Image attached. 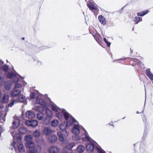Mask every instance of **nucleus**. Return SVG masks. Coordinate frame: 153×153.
<instances>
[{
    "label": "nucleus",
    "mask_w": 153,
    "mask_h": 153,
    "mask_svg": "<svg viewBox=\"0 0 153 153\" xmlns=\"http://www.w3.org/2000/svg\"><path fill=\"white\" fill-rule=\"evenodd\" d=\"M136 113H137V114H139V112H138V111H137V112H136Z\"/></svg>",
    "instance_id": "nucleus-46"
},
{
    "label": "nucleus",
    "mask_w": 153,
    "mask_h": 153,
    "mask_svg": "<svg viewBox=\"0 0 153 153\" xmlns=\"http://www.w3.org/2000/svg\"><path fill=\"white\" fill-rule=\"evenodd\" d=\"M31 120H27L26 121V124L28 126H31Z\"/></svg>",
    "instance_id": "nucleus-38"
},
{
    "label": "nucleus",
    "mask_w": 153,
    "mask_h": 153,
    "mask_svg": "<svg viewBox=\"0 0 153 153\" xmlns=\"http://www.w3.org/2000/svg\"><path fill=\"white\" fill-rule=\"evenodd\" d=\"M74 145L75 144L73 143L68 144L66 147L64 149V153H72L71 149Z\"/></svg>",
    "instance_id": "nucleus-9"
},
{
    "label": "nucleus",
    "mask_w": 153,
    "mask_h": 153,
    "mask_svg": "<svg viewBox=\"0 0 153 153\" xmlns=\"http://www.w3.org/2000/svg\"><path fill=\"white\" fill-rule=\"evenodd\" d=\"M2 108V106H0V108Z\"/></svg>",
    "instance_id": "nucleus-49"
},
{
    "label": "nucleus",
    "mask_w": 153,
    "mask_h": 153,
    "mask_svg": "<svg viewBox=\"0 0 153 153\" xmlns=\"http://www.w3.org/2000/svg\"><path fill=\"white\" fill-rule=\"evenodd\" d=\"M31 126L35 127L38 124V121L35 120H31Z\"/></svg>",
    "instance_id": "nucleus-34"
},
{
    "label": "nucleus",
    "mask_w": 153,
    "mask_h": 153,
    "mask_svg": "<svg viewBox=\"0 0 153 153\" xmlns=\"http://www.w3.org/2000/svg\"><path fill=\"white\" fill-rule=\"evenodd\" d=\"M109 124L110 125H112V123H109Z\"/></svg>",
    "instance_id": "nucleus-45"
},
{
    "label": "nucleus",
    "mask_w": 153,
    "mask_h": 153,
    "mask_svg": "<svg viewBox=\"0 0 153 153\" xmlns=\"http://www.w3.org/2000/svg\"><path fill=\"white\" fill-rule=\"evenodd\" d=\"M96 149L99 153H106L100 147H96Z\"/></svg>",
    "instance_id": "nucleus-36"
},
{
    "label": "nucleus",
    "mask_w": 153,
    "mask_h": 153,
    "mask_svg": "<svg viewBox=\"0 0 153 153\" xmlns=\"http://www.w3.org/2000/svg\"><path fill=\"white\" fill-rule=\"evenodd\" d=\"M11 86V82L10 81H8L5 82L4 87L5 89L7 90H10Z\"/></svg>",
    "instance_id": "nucleus-23"
},
{
    "label": "nucleus",
    "mask_w": 153,
    "mask_h": 153,
    "mask_svg": "<svg viewBox=\"0 0 153 153\" xmlns=\"http://www.w3.org/2000/svg\"><path fill=\"white\" fill-rule=\"evenodd\" d=\"M21 91L15 88L12 91L11 93V96L13 97H16L21 93Z\"/></svg>",
    "instance_id": "nucleus-12"
},
{
    "label": "nucleus",
    "mask_w": 153,
    "mask_h": 153,
    "mask_svg": "<svg viewBox=\"0 0 153 153\" xmlns=\"http://www.w3.org/2000/svg\"><path fill=\"white\" fill-rule=\"evenodd\" d=\"M104 42H105V43L107 44V45L108 47H109L111 45V43L108 42L106 40L105 38H104Z\"/></svg>",
    "instance_id": "nucleus-39"
},
{
    "label": "nucleus",
    "mask_w": 153,
    "mask_h": 153,
    "mask_svg": "<svg viewBox=\"0 0 153 153\" xmlns=\"http://www.w3.org/2000/svg\"><path fill=\"white\" fill-rule=\"evenodd\" d=\"M24 39H25V38H22V39H23V40Z\"/></svg>",
    "instance_id": "nucleus-48"
},
{
    "label": "nucleus",
    "mask_w": 153,
    "mask_h": 153,
    "mask_svg": "<svg viewBox=\"0 0 153 153\" xmlns=\"http://www.w3.org/2000/svg\"><path fill=\"white\" fill-rule=\"evenodd\" d=\"M2 68L5 71H7L8 69V66L7 65H4L2 67Z\"/></svg>",
    "instance_id": "nucleus-40"
},
{
    "label": "nucleus",
    "mask_w": 153,
    "mask_h": 153,
    "mask_svg": "<svg viewBox=\"0 0 153 153\" xmlns=\"http://www.w3.org/2000/svg\"><path fill=\"white\" fill-rule=\"evenodd\" d=\"M142 20L141 18L138 17H136L134 18V21L135 22V24H137L139 22L141 21Z\"/></svg>",
    "instance_id": "nucleus-35"
},
{
    "label": "nucleus",
    "mask_w": 153,
    "mask_h": 153,
    "mask_svg": "<svg viewBox=\"0 0 153 153\" xmlns=\"http://www.w3.org/2000/svg\"><path fill=\"white\" fill-rule=\"evenodd\" d=\"M32 136L30 135H26L25 137V140L27 142H30V141L32 140Z\"/></svg>",
    "instance_id": "nucleus-32"
},
{
    "label": "nucleus",
    "mask_w": 153,
    "mask_h": 153,
    "mask_svg": "<svg viewBox=\"0 0 153 153\" xmlns=\"http://www.w3.org/2000/svg\"><path fill=\"white\" fill-rule=\"evenodd\" d=\"M85 150V147L82 146L80 145L77 147V150L79 152L82 153Z\"/></svg>",
    "instance_id": "nucleus-28"
},
{
    "label": "nucleus",
    "mask_w": 153,
    "mask_h": 153,
    "mask_svg": "<svg viewBox=\"0 0 153 153\" xmlns=\"http://www.w3.org/2000/svg\"><path fill=\"white\" fill-rule=\"evenodd\" d=\"M37 118L39 120H42L44 119V115L41 112L38 113L37 114Z\"/></svg>",
    "instance_id": "nucleus-26"
},
{
    "label": "nucleus",
    "mask_w": 153,
    "mask_h": 153,
    "mask_svg": "<svg viewBox=\"0 0 153 153\" xmlns=\"http://www.w3.org/2000/svg\"><path fill=\"white\" fill-rule=\"evenodd\" d=\"M94 37L95 40L98 42H100L102 39V37L99 34H97L94 36Z\"/></svg>",
    "instance_id": "nucleus-31"
},
{
    "label": "nucleus",
    "mask_w": 153,
    "mask_h": 153,
    "mask_svg": "<svg viewBox=\"0 0 153 153\" xmlns=\"http://www.w3.org/2000/svg\"><path fill=\"white\" fill-rule=\"evenodd\" d=\"M14 120L13 123V128L14 129L16 128L19 125V120L17 117H16L14 118Z\"/></svg>",
    "instance_id": "nucleus-17"
},
{
    "label": "nucleus",
    "mask_w": 153,
    "mask_h": 153,
    "mask_svg": "<svg viewBox=\"0 0 153 153\" xmlns=\"http://www.w3.org/2000/svg\"><path fill=\"white\" fill-rule=\"evenodd\" d=\"M88 6L91 10H95L96 7L92 3L89 2L87 3Z\"/></svg>",
    "instance_id": "nucleus-27"
},
{
    "label": "nucleus",
    "mask_w": 153,
    "mask_h": 153,
    "mask_svg": "<svg viewBox=\"0 0 153 153\" xmlns=\"http://www.w3.org/2000/svg\"><path fill=\"white\" fill-rule=\"evenodd\" d=\"M7 77L14 79V81L16 82L15 83L14 88L17 89L22 87V84L19 82L16 74L14 73H9L7 75Z\"/></svg>",
    "instance_id": "nucleus-5"
},
{
    "label": "nucleus",
    "mask_w": 153,
    "mask_h": 153,
    "mask_svg": "<svg viewBox=\"0 0 153 153\" xmlns=\"http://www.w3.org/2000/svg\"><path fill=\"white\" fill-rule=\"evenodd\" d=\"M45 48H42V49H45Z\"/></svg>",
    "instance_id": "nucleus-47"
},
{
    "label": "nucleus",
    "mask_w": 153,
    "mask_h": 153,
    "mask_svg": "<svg viewBox=\"0 0 153 153\" xmlns=\"http://www.w3.org/2000/svg\"><path fill=\"white\" fill-rule=\"evenodd\" d=\"M2 115V114L1 112H0V118L1 117Z\"/></svg>",
    "instance_id": "nucleus-43"
},
{
    "label": "nucleus",
    "mask_w": 153,
    "mask_h": 153,
    "mask_svg": "<svg viewBox=\"0 0 153 153\" xmlns=\"http://www.w3.org/2000/svg\"><path fill=\"white\" fill-rule=\"evenodd\" d=\"M26 147L29 148L27 153H38L41 150V148L38 146H35L32 142H27L25 144Z\"/></svg>",
    "instance_id": "nucleus-4"
},
{
    "label": "nucleus",
    "mask_w": 153,
    "mask_h": 153,
    "mask_svg": "<svg viewBox=\"0 0 153 153\" xmlns=\"http://www.w3.org/2000/svg\"><path fill=\"white\" fill-rule=\"evenodd\" d=\"M48 139L49 141L51 143H55L57 140L56 136L54 134H51L49 135Z\"/></svg>",
    "instance_id": "nucleus-14"
},
{
    "label": "nucleus",
    "mask_w": 153,
    "mask_h": 153,
    "mask_svg": "<svg viewBox=\"0 0 153 153\" xmlns=\"http://www.w3.org/2000/svg\"><path fill=\"white\" fill-rule=\"evenodd\" d=\"M40 135V132L39 131H34L33 134V136L36 138L39 137Z\"/></svg>",
    "instance_id": "nucleus-33"
},
{
    "label": "nucleus",
    "mask_w": 153,
    "mask_h": 153,
    "mask_svg": "<svg viewBox=\"0 0 153 153\" xmlns=\"http://www.w3.org/2000/svg\"><path fill=\"white\" fill-rule=\"evenodd\" d=\"M95 143L94 142H89L86 144V149L89 152H93L95 147Z\"/></svg>",
    "instance_id": "nucleus-8"
},
{
    "label": "nucleus",
    "mask_w": 153,
    "mask_h": 153,
    "mask_svg": "<svg viewBox=\"0 0 153 153\" xmlns=\"http://www.w3.org/2000/svg\"><path fill=\"white\" fill-rule=\"evenodd\" d=\"M72 125L74 126L71 129V132L76 135L73 136V139L76 141L80 140L81 139V137L78 134L79 133L80 131L81 130H83L84 128L82 126L79 125L76 121L74 122Z\"/></svg>",
    "instance_id": "nucleus-2"
},
{
    "label": "nucleus",
    "mask_w": 153,
    "mask_h": 153,
    "mask_svg": "<svg viewBox=\"0 0 153 153\" xmlns=\"http://www.w3.org/2000/svg\"><path fill=\"white\" fill-rule=\"evenodd\" d=\"M50 107L55 113V115L59 120H61L63 117L67 120L66 123L63 122L59 126V129L62 131L65 130L72 126L73 123L76 120L65 109H60L53 102L50 104Z\"/></svg>",
    "instance_id": "nucleus-1"
},
{
    "label": "nucleus",
    "mask_w": 153,
    "mask_h": 153,
    "mask_svg": "<svg viewBox=\"0 0 153 153\" xmlns=\"http://www.w3.org/2000/svg\"><path fill=\"white\" fill-rule=\"evenodd\" d=\"M22 83H23L24 86L25 85L27 84L26 82H22Z\"/></svg>",
    "instance_id": "nucleus-42"
},
{
    "label": "nucleus",
    "mask_w": 153,
    "mask_h": 153,
    "mask_svg": "<svg viewBox=\"0 0 153 153\" xmlns=\"http://www.w3.org/2000/svg\"><path fill=\"white\" fill-rule=\"evenodd\" d=\"M52 132V130L49 127H45L42 131V133L44 135H48Z\"/></svg>",
    "instance_id": "nucleus-15"
},
{
    "label": "nucleus",
    "mask_w": 153,
    "mask_h": 153,
    "mask_svg": "<svg viewBox=\"0 0 153 153\" xmlns=\"http://www.w3.org/2000/svg\"><path fill=\"white\" fill-rule=\"evenodd\" d=\"M59 151V149L57 147L52 146L49 149V152L50 153H58Z\"/></svg>",
    "instance_id": "nucleus-13"
},
{
    "label": "nucleus",
    "mask_w": 153,
    "mask_h": 153,
    "mask_svg": "<svg viewBox=\"0 0 153 153\" xmlns=\"http://www.w3.org/2000/svg\"><path fill=\"white\" fill-rule=\"evenodd\" d=\"M16 140L17 143L13 142L11 145L13 146L16 151H19L20 152H23L25 151V149L23 144L21 142V140L19 141L17 139H14Z\"/></svg>",
    "instance_id": "nucleus-6"
},
{
    "label": "nucleus",
    "mask_w": 153,
    "mask_h": 153,
    "mask_svg": "<svg viewBox=\"0 0 153 153\" xmlns=\"http://www.w3.org/2000/svg\"><path fill=\"white\" fill-rule=\"evenodd\" d=\"M33 109L34 110L38 112L42 111L44 110V107L40 106H36L35 108H33Z\"/></svg>",
    "instance_id": "nucleus-24"
},
{
    "label": "nucleus",
    "mask_w": 153,
    "mask_h": 153,
    "mask_svg": "<svg viewBox=\"0 0 153 153\" xmlns=\"http://www.w3.org/2000/svg\"><path fill=\"white\" fill-rule=\"evenodd\" d=\"M40 96L37 97L36 99L35 104H39L44 107H46L45 102L42 99H41Z\"/></svg>",
    "instance_id": "nucleus-11"
},
{
    "label": "nucleus",
    "mask_w": 153,
    "mask_h": 153,
    "mask_svg": "<svg viewBox=\"0 0 153 153\" xmlns=\"http://www.w3.org/2000/svg\"><path fill=\"white\" fill-rule=\"evenodd\" d=\"M82 131L83 134H81V139L82 138V140L83 141H90V137L86 131L84 129Z\"/></svg>",
    "instance_id": "nucleus-10"
},
{
    "label": "nucleus",
    "mask_w": 153,
    "mask_h": 153,
    "mask_svg": "<svg viewBox=\"0 0 153 153\" xmlns=\"http://www.w3.org/2000/svg\"><path fill=\"white\" fill-rule=\"evenodd\" d=\"M65 132L66 133V134L65 135V137H67L69 135V131H67L66 130L65 131Z\"/></svg>",
    "instance_id": "nucleus-41"
},
{
    "label": "nucleus",
    "mask_w": 153,
    "mask_h": 153,
    "mask_svg": "<svg viewBox=\"0 0 153 153\" xmlns=\"http://www.w3.org/2000/svg\"><path fill=\"white\" fill-rule=\"evenodd\" d=\"M26 116L28 118L32 119L35 117V114L33 111H28L26 112Z\"/></svg>",
    "instance_id": "nucleus-16"
},
{
    "label": "nucleus",
    "mask_w": 153,
    "mask_h": 153,
    "mask_svg": "<svg viewBox=\"0 0 153 153\" xmlns=\"http://www.w3.org/2000/svg\"><path fill=\"white\" fill-rule=\"evenodd\" d=\"M59 124V121L56 119L53 120L51 122V126L53 127H57Z\"/></svg>",
    "instance_id": "nucleus-18"
},
{
    "label": "nucleus",
    "mask_w": 153,
    "mask_h": 153,
    "mask_svg": "<svg viewBox=\"0 0 153 153\" xmlns=\"http://www.w3.org/2000/svg\"><path fill=\"white\" fill-rule=\"evenodd\" d=\"M16 100H17V102H24L26 100L25 97L23 95H20L18 96V99Z\"/></svg>",
    "instance_id": "nucleus-21"
},
{
    "label": "nucleus",
    "mask_w": 153,
    "mask_h": 153,
    "mask_svg": "<svg viewBox=\"0 0 153 153\" xmlns=\"http://www.w3.org/2000/svg\"><path fill=\"white\" fill-rule=\"evenodd\" d=\"M98 19L100 22L103 25H105L106 23V20L105 17L102 15L99 16L98 17Z\"/></svg>",
    "instance_id": "nucleus-20"
},
{
    "label": "nucleus",
    "mask_w": 153,
    "mask_h": 153,
    "mask_svg": "<svg viewBox=\"0 0 153 153\" xmlns=\"http://www.w3.org/2000/svg\"><path fill=\"white\" fill-rule=\"evenodd\" d=\"M17 102V100H12L11 102L8 105V106L11 107L13 105Z\"/></svg>",
    "instance_id": "nucleus-37"
},
{
    "label": "nucleus",
    "mask_w": 153,
    "mask_h": 153,
    "mask_svg": "<svg viewBox=\"0 0 153 153\" xmlns=\"http://www.w3.org/2000/svg\"><path fill=\"white\" fill-rule=\"evenodd\" d=\"M57 135L58 136L59 140L60 141H63L64 138L62 133L60 131H58L57 132Z\"/></svg>",
    "instance_id": "nucleus-25"
},
{
    "label": "nucleus",
    "mask_w": 153,
    "mask_h": 153,
    "mask_svg": "<svg viewBox=\"0 0 153 153\" xmlns=\"http://www.w3.org/2000/svg\"><path fill=\"white\" fill-rule=\"evenodd\" d=\"M146 73L149 79L152 80H153V74L151 72L149 69L148 68L146 70Z\"/></svg>",
    "instance_id": "nucleus-22"
},
{
    "label": "nucleus",
    "mask_w": 153,
    "mask_h": 153,
    "mask_svg": "<svg viewBox=\"0 0 153 153\" xmlns=\"http://www.w3.org/2000/svg\"><path fill=\"white\" fill-rule=\"evenodd\" d=\"M41 95V94L38 93L37 92H36L35 93L31 92L30 93V99H34L35 97H37L40 96Z\"/></svg>",
    "instance_id": "nucleus-19"
},
{
    "label": "nucleus",
    "mask_w": 153,
    "mask_h": 153,
    "mask_svg": "<svg viewBox=\"0 0 153 153\" xmlns=\"http://www.w3.org/2000/svg\"><path fill=\"white\" fill-rule=\"evenodd\" d=\"M27 132L26 128L22 126L20 128L18 131L16 130H13L11 133V134L14 139H17L20 141L22 138L21 135L25 134Z\"/></svg>",
    "instance_id": "nucleus-3"
},
{
    "label": "nucleus",
    "mask_w": 153,
    "mask_h": 153,
    "mask_svg": "<svg viewBox=\"0 0 153 153\" xmlns=\"http://www.w3.org/2000/svg\"><path fill=\"white\" fill-rule=\"evenodd\" d=\"M9 97L8 95L4 94L2 97V101L4 103L7 102L9 100Z\"/></svg>",
    "instance_id": "nucleus-29"
},
{
    "label": "nucleus",
    "mask_w": 153,
    "mask_h": 153,
    "mask_svg": "<svg viewBox=\"0 0 153 153\" xmlns=\"http://www.w3.org/2000/svg\"><path fill=\"white\" fill-rule=\"evenodd\" d=\"M1 93L0 91V98H1Z\"/></svg>",
    "instance_id": "nucleus-44"
},
{
    "label": "nucleus",
    "mask_w": 153,
    "mask_h": 153,
    "mask_svg": "<svg viewBox=\"0 0 153 153\" xmlns=\"http://www.w3.org/2000/svg\"><path fill=\"white\" fill-rule=\"evenodd\" d=\"M148 12V10H145L141 12L137 13V15L138 16H143L147 14Z\"/></svg>",
    "instance_id": "nucleus-30"
},
{
    "label": "nucleus",
    "mask_w": 153,
    "mask_h": 153,
    "mask_svg": "<svg viewBox=\"0 0 153 153\" xmlns=\"http://www.w3.org/2000/svg\"><path fill=\"white\" fill-rule=\"evenodd\" d=\"M45 114L46 118L43 121L44 123L47 125L49 123L50 119L53 117V113L52 111L48 108L45 109Z\"/></svg>",
    "instance_id": "nucleus-7"
}]
</instances>
